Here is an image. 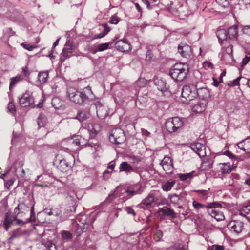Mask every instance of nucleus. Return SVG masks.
I'll return each instance as SVG.
<instances>
[{
  "label": "nucleus",
  "instance_id": "obj_1",
  "mask_svg": "<svg viewBox=\"0 0 250 250\" xmlns=\"http://www.w3.org/2000/svg\"><path fill=\"white\" fill-rule=\"evenodd\" d=\"M91 88L87 86L78 91L74 87H69L67 89L66 95L69 100L78 104H83L92 95Z\"/></svg>",
  "mask_w": 250,
  "mask_h": 250
},
{
  "label": "nucleus",
  "instance_id": "obj_2",
  "mask_svg": "<svg viewBox=\"0 0 250 250\" xmlns=\"http://www.w3.org/2000/svg\"><path fill=\"white\" fill-rule=\"evenodd\" d=\"M62 212L61 208H53L54 215L59 218L60 220H64L70 212H73L76 210V202L74 198L71 196L66 197L65 199V205L63 208Z\"/></svg>",
  "mask_w": 250,
  "mask_h": 250
},
{
  "label": "nucleus",
  "instance_id": "obj_3",
  "mask_svg": "<svg viewBox=\"0 0 250 250\" xmlns=\"http://www.w3.org/2000/svg\"><path fill=\"white\" fill-rule=\"evenodd\" d=\"M189 71L188 63H175L169 71L172 79L177 82H182L187 77Z\"/></svg>",
  "mask_w": 250,
  "mask_h": 250
},
{
  "label": "nucleus",
  "instance_id": "obj_4",
  "mask_svg": "<svg viewBox=\"0 0 250 250\" xmlns=\"http://www.w3.org/2000/svg\"><path fill=\"white\" fill-rule=\"evenodd\" d=\"M181 96V100L182 102L188 104L189 102L197 96L196 86L192 84L184 86L182 88Z\"/></svg>",
  "mask_w": 250,
  "mask_h": 250
},
{
  "label": "nucleus",
  "instance_id": "obj_5",
  "mask_svg": "<svg viewBox=\"0 0 250 250\" xmlns=\"http://www.w3.org/2000/svg\"><path fill=\"white\" fill-rule=\"evenodd\" d=\"M222 205L218 203L213 202L208 203L206 207L208 214L217 221L223 220L225 217L222 211L218 210L221 208Z\"/></svg>",
  "mask_w": 250,
  "mask_h": 250
},
{
  "label": "nucleus",
  "instance_id": "obj_6",
  "mask_svg": "<svg viewBox=\"0 0 250 250\" xmlns=\"http://www.w3.org/2000/svg\"><path fill=\"white\" fill-rule=\"evenodd\" d=\"M183 125V122L180 118L175 117L166 121L165 127L168 132L173 133L179 131Z\"/></svg>",
  "mask_w": 250,
  "mask_h": 250
},
{
  "label": "nucleus",
  "instance_id": "obj_7",
  "mask_svg": "<svg viewBox=\"0 0 250 250\" xmlns=\"http://www.w3.org/2000/svg\"><path fill=\"white\" fill-rule=\"evenodd\" d=\"M109 138L111 142L115 144H121L125 140L124 132L121 128L112 129Z\"/></svg>",
  "mask_w": 250,
  "mask_h": 250
},
{
  "label": "nucleus",
  "instance_id": "obj_8",
  "mask_svg": "<svg viewBox=\"0 0 250 250\" xmlns=\"http://www.w3.org/2000/svg\"><path fill=\"white\" fill-rule=\"evenodd\" d=\"M29 206L24 202H20L14 209V220L17 219V217H23L29 211Z\"/></svg>",
  "mask_w": 250,
  "mask_h": 250
},
{
  "label": "nucleus",
  "instance_id": "obj_9",
  "mask_svg": "<svg viewBox=\"0 0 250 250\" xmlns=\"http://www.w3.org/2000/svg\"><path fill=\"white\" fill-rule=\"evenodd\" d=\"M74 46L73 45L70 40H68L62 50L60 58L61 61H64L68 58L70 57L73 54V50Z\"/></svg>",
  "mask_w": 250,
  "mask_h": 250
},
{
  "label": "nucleus",
  "instance_id": "obj_10",
  "mask_svg": "<svg viewBox=\"0 0 250 250\" xmlns=\"http://www.w3.org/2000/svg\"><path fill=\"white\" fill-rule=\"evenodd\" d=\"M178 51L183 57L188 59L192 56V49L190 46L181 43L178 47Z\"/></svg>",
  "mask_w": 250,
  "mask_h": 250
},
{
  "label": "nucleus",
  "instance_id": "obj_11",
  "mask_svg": "<svg viewBox=\"0 0 250 250\" xmlns=\"http://www.w3.org/2000/svg\"><path fill=\"white\" fill-rule=\"evenodd\" d=\"M190 147L200 157H203L206 155V147L204 144L198 142L192 143L190 144Z\"/></svg>",
  "mask_w": 250,
  "mask_h": 250
},
{
  "label": "nucleus",
  "instance_id": "obj_12",
  "mask_svg": "<svg viewBox=\"0 0 250 250\" xmlns=\"http://www.w3.org/2000/svg\"><path fill=\"white\" fill-rule=\"evenodd\" d=\"M227 227L231 231L238 234L242 231L244 228V223L240 221H231L228 224Z\"/></svg>",
  "mask_w": 250,
  "mask_h": 250
},
{
  "label": "nucleus",
  "instance_id": "obj_13",
  "mask_svg": "<svg viewBox=\"0 0 250 250\" xmlns=\"http://www.w3.org/2000/svg\"><path fill=\"white\" fill-rule=\"evenodd\" d=\"M19 104L22 107H28L32 106L35 107L34 105H32L34 104L33 98L27 93H25L19 98Z\"/></svg>",
  "mask_w": 250,
  "mask_h": 250
},
{
  "label": "nucleus",
  "instance_id": "obj_14",
  "mask_svg": "<svg viewBox=\"0 0 250 250\" xmlns=\"http://www.w3.org/2000/svg\"><path fill=\"white\" fill-rule=\"evenodd\" d=\"M227 43H225L222 46V48L224 49L225 53L223 54V61H231L232 62L234 61V59L232 57V45L229 44L227 46Z\"/></svg>",
  "mask_w": 250,
  "mask_h": 250
},
{
  "label": "nucleus",
  "instance_id": "obj_15",
  "mask_svg": "<svg viewBox=\"0 0 250 250\" xmlns=\"http://www.w3.org/2000/svg\"><path fill=\"white\" fill-rule=\"evenodd\" d=\"M116 48L121 51L125 52L131 49L130 43L125 39L120 40L116 42Z\"/></svg>",
  "mask_w": 250,
  "mask_h": 250
},
{
  "label": "nucleus",
  "instance_id": "obj_16",
  "mask_svg": "<svg viewBox=\"0 0 250 250\" xmlns=\"http://www.w3.org/2000/svg\"><path fill=\"white\" fill-rule=\"evenodd\" d=\"M101 126L97 123H91L88 126V130L89 132L90 137L94 138L96 135L101 131Z\"/></svg>",
  "mask_w": 250,
  "mask_h": 250
},
{
  "label": "nucleus",
  "instance_id": "obj_17",
  "mask_svg": "<svg viewBox=\"0 0 250 250\" xmlns=\"http://www.w3.org/2000/svg\"><path fill=\"white\" fill-rule=\"evenodd\" d=\"M237 146L240 149L246 153H249L250 152V136L247 137L238 143Z\"/></svg>",
  "mask_w": 250,
  "mask_h": 250
},
{
  "label": "nucleus",
  "instance_id": "obj_18",
  "mask_svg": "<svg viewBox=\"0 0 250 250\" xmlns=\"http://www.w3.org/2000/svg\"><path fill=\"white\" fill-rule=\"evenodd\" d=\"M197 96L202 99L201 101H206L210 97V93L209 89L207 87L196 88Z\"/></svg>",
  "mask_w": 250,
  "mask_h": 250
},
{
  "label": "nucleus",
  "instance_id": "obj_19",
  "mask_svg": "<svg viewBox=\"0 0 250 250\" xmlns=\"http://www.w3.org/2000/svg\"><path fill=\"white\" fill-rule=\"evenodd\" d=\"M238 26L234 25L229 27L227 31L228 38L231 40H236L238 37Z\"/></svg>",
  "mask_w": 250,
  "mask_h": 250
},
{
  "label": "nucleus",
  "instance_id": "obj_20",
  "mask_svg": "<svg viewBox=\"0 0 250 250\" xmlns=\"http://www.w3.org/2000/svg\"><path fill=\"white\" fill-rule=\"evenodd\" d=\"M216 35L221 46H223L225 43L228 42V36L227 31L224 29H219L216 32Z\"/></svg>",
  "mask_w": 250,
  "mask_h": 250
},
{
  "label": "nucleus",
  "instance_id": "obj_21",
  "mask_svg": "<svg viewBox=\"0 0 250 250\" xmlns=\"http://www.w3.org/2000/svg\"><path fill=\"white\" fill-rule=\"evenodd\" d=\"M159 212L161 213V215L163 217H170L172 218L176 217V213L174 210L166 206L160 208Z\"/></svg>",
  "mask_w": 250,
  "mask_h": 250
},
{
  "label": "nucleus",
  "instance_id": "obj_22",
  "mask_svg": "<svg viewBox=\"0 0 250 250\" xmlns=\"http://www.w3.org/2000/svg\"><path fill=\"white\" fill-rule=\"evenodd\" d=\"M207 102L205 101H200L195 104L192 109L193 112L197 113L202 112L205 110Z\"/></svg>",
  "mask_w": 250,
  "mask_h": 250
},
{
  "label": "nucleus",
  "instance_id": "obj_23",
  "mask_svg": "<svg viewBox=\"0 0 250 250\" xmlns=\"http://www.w3.org/2000/svg\"><path fill=\"white\" fill-rule=\"evenodd\" d=\"M119 169L120 172L124 171L126 173L135 172L136 171V170L126 162H123L120 164Z\"/></svg>",
  "mask_w": 250,
  "mask_h": 250
},
{
  "label": "nucleus",
  "instance_id": "obj_24",
  "mask_svg": "<svg viewBox=\"0 0 250 250\" xmlns=\"http://www.w3.org/2000/svg\"><path fill=\"white\" fill-rule=\"evenodd\" d=\"M48 74V71L40 72L38 75L37 82L40 84L45 83L47 81Z\"/></svg>",
  "mask_w": 250,
  "mask_h": 250
},
{
  "label": "nucleus",
  "instance_id": "obj_25",
  "mask_svg": "<svg viewBox=\"0 0 250 250\" xmlns=\"http://www.w3.org/2000/svg\"><path fill=\"white\" fill-rule=\"evenodd\" d=\"M155 201L154 196L152 194H150L143 200V202L139 205L141 208H144V205L148 207Z\"/></svg>",
  "mask_w": 250,
  "mask_h": 250
},
{
  "label": "nucleus",
  "instance_id": "obj_26",
  "mask_svg": "<svg viewBox=\"0 0 250 250\" xmlns=\"http://www.w3.org/2000/svg\"><path fill=\"white\" fill-rule=\"evenodd\" d=\"M89 112L85 110H82L78 111L77 116L74 118L80 122H83L88 118Z\"/></svg>",
  "mask_w": 250,
  "mask_h": 250
},
{
  "label": "nucleus",
  "instance_id": "obj_27",
  "mask_svg": "<svg viewBox=\"0 0 250 250\" xmlns=\"http://www.w3.org/2000/svg\"><path fill=\"white\" fill-rule=\"evenodd\" d=\"M13 219H12V217L10 213L7 212L5 214L4 220L3 221V226L5 230L8 231L9 228L13 224Z\"/></svg>",
  "mask_w": 250,
  "mask_h": 250
},
{
  "label": "nucleus",
  "instance_id": "obj_28",
  "mask_svg": "<svg viewBox=\"0 0 250 250\" xmlns=\"http://www.w3.org/2000/svg\"><path fill=\"white\" fill-rule=\"evenodd\" d=\"M57 167L61 171L64 172L68 170L70 168L71 166L70 164L65 159H62L60 161Z\"/></svg>",
  "mask_w": 250,
  "mask_h": 250
},
{
  "label": "nucleus",
  "instance_id": "obj_29",
  "mask_svg": "<svg viewBox=\"0 0 250 250\" xmlns=\"http://www.w3.org/2000/svg\"><path fill=\"white\" fill-rule=\"evenodd\" d=\"M154 83L157 86L159 90L163 92L167 90L166 83L165 81L161 79H155L154 80Z\"/></svg>",
  "mask_w": 250,
  "mask_h": 250
},
{
  "label": "nucleus",
  "instance_id": "obj_30",
  "mask_svg": "<svg viewBox=\"0 0 250 250\" xmlns=\"http://www.w3.org/2000/svg\"><path fill=\"white\" fill-rule=\"evenodd\" d=\"M240 214L250 220V202L247 206L243 207L240 210Z\"/></svg>",
  "mask_w": 250,
  "mask_h": 250
},
{
  "label": "nucleus",
  "instance_id": "obj_31",
  "mask_svg": "<svg viewBox=\"0 0 250 250\" xmlns=\"http://www.w3.org/2000/svg\"><path fill=\"white\" fill-rule=\"evenodd\" d=\"M67 142L69 146V149H70L77 150L80 146V142L78 139H69L67 140Z\"/></svg>",
  "mask_w": 250,
  "mask_h": 250
},
{
  "label": "nucleus",
  "instance_id": "obj_32",
  "mask_svg": "<svg viewBox=\"0 0 250 250\" xmlns=\"http://www.w3.org/2000/svg\"><path fill=\"white\" fill-rule=\"evenodd\" d=\"M24 234L25 233L21 231V228H18L12 232L10 237L8 240V243H11V241L13 239L19 238Z\"/></svg>",
  "mask_w": 250,
  "mask_h": 250
},
{
  "label": "nucleus",
  "instance_id": "obj_33",
  "mask_svg": "<svg viewBox=\"0 0 250 250\" xmlns=\"http://www.w3.org/2000/svg\"><path fill=\"white\" fill-rule=\"evenodd\" d=\"M39 128L44 127L47 123V119L45 115L40 114L37 119Z\"/></svg>",
  "mask_w": 250,
  "mask_h": 250
},
{
  "label": "nucleus",
  "instance_id": "obj_34",
  "mask_svg": "<svg viewBox=\"0 0 250 250\" xmlns=\"http://www.w3.org/2000/svg\"><path fill=\"white\" fill-rule=\"evenodd\" d=\"M23 80V78L22 76L18 75L14 77L10 78V82L9 84V89L11 90L12 88L17 84L19 82Z\"/></svg>",
  "mask_w": 250,
  "mask_h": 250
},
{
  "label": "nucleus",
  "instance_id": "obj_35",
  "mask_svg": "<svg viewBox=\"0 0 250 250\" xmlns=\"http://www.w3.org/2000/svg\"><path fill=\"white\" fill-rule=\"evenodd\" d=\"M221 164L222 165L221 171L223 174L229 173L231 172L232 167L229 163H224Z\"/></svg>",
  "mask_w": 250,
  "mask_h": 250
},
{
  "label": "nucleus",
  "instance_id": "obj_36",
  "mask_svg": "<svg viewBox=\"0 0 250 250\" xmlns=\"http://www.w3.org/2000/svg\"><path fill=\"white\" fill-rule=\"evenodd\" d=\"M146 102L147 97L146 95L145 96H139L136 101V104L140 107H144L146 105Z\"/></svg>",
  "mask_w": 250,
  "mask_h": 250
},
{
  "label": "nucleus",
  "instance_id": "obj_37",
  "mask_svg": "<svg viewBox=\"0 0 250 250\" xmlns=\"http://www.w3.org/2000/svg\"><path fill=\"white\" fill-rule=\"evenodd\" d=\"M163 170L167 174H170L173 171V166L172 164L162 165Z\"/></svg>",
  "mask_w": 250,
  "mask_h": 250
},
{
  "label": "nucleus",
  "instance_id": "obj_38",
  "mask_svg": "<svg viewBox=\"0 0 250 250\" xmlns=\"http://www.w3.org/2000/svg\"><path fill=\"white\" fill-rule=\"evenodd\" d=\"M175 182L173 180L171 181H167L162 186V188L164 191L170 190L172 187L174 185Z\"/></svg>",
  "mask_w": 250,
  "mask_h": 250
},
{
  "label": "nucleus",
  "instance_id": "obj_39",
  "mask_svg": "<svg viewBox=\"0 0 250 250\" xmlns=\"http://www.w3.org/2000/svg\"><path fill=\"white\" fill-rule=\"evenodd\" d=\"M103 109L101 107H99L97 109V115L99 118L103 119L105 118L107 116V113L106 110H104V112Z\"/></svg>",
  "mask_w": 250,
  "mask_h": 250
},
{
  "label": "nucleus",
  "instance_id": "obj_40",
  "mask_svg": "<svg viewBox=\"0 0 250 250\" xmlns=\"http://www.w3.org/2000/svg\"><path fill=\"white\" fill-rule=\"evenodd\" d=\"M111 44V42L99 44L97 46V50L99 51H103L109 48V45Z\"/></svg>",
  "mask_w": 250,
  "mask_h": 250
},
{
  "label": "nucleus",
  "instance_id": "obj_41",
  "mask_svg": "<svg viewBox=\"0 0 250 250\" xmlns=\"http://www.w3.org/2000/svg\"><path fill=\"white\" fill-rule=\"evenodd\" d=\"M212 167V163L210 161H204L202 163L201 167L204 170H208Z\"/></svg>",
  "mask_w": 250,
  "mask_h": 250
},
{
  "label": "nucleus",
  "instance_id": "obj_42",
  "mask_svg": "<svg viewBox=\"0 0 250 250\" xmlns=\"http://www.w3.org/2000/svg\"><path fill=\"white\" fill-rule=\"evenodd\" d=\"M194 171H192L191 172H189L188 173L180 174L179 177L180 180H181L182 181H184L188 178L192 177L194 176L193 174H194Z\"/></svg>",
  "mask_w": 250,
  "mask_h": 250
},
{
  "label": "nucleus",
  "instance_id": "obj_43",
  "mask_svg": "<svg viewBox=\"0 0 250 250\" xmlns=\"http://www.w3.org/2000/svg\"><path fill=\"white\" fill-rule=\"evenodd\" d=\"M52 106L56 109H58L61 105V102L58 98L54 97L52 100Z\"/></svg>",
  "mask_w": 250,
  "mask_h": 250
},
{
  "label": "nucleus",
  "instance_id": "obj_44",
  "mask_svg": "<svg viewBox=\"0 0 250 250\" xmlns=\"http://www.w3.org/2000/svg\"><path fill=\"white\" fill-rule=\"evenodd\" d=\"M104 30H103V32H102L101 33H99L98 35H97V38H102L104 37L109 31H110V28L109 27H108L106 25H104Z\"/></svg>",
  "mask_w": 250,
  "mask_h": 250
},
{
  "label": "nucleus",
  "instance_id": "obj_45",
  "mask_svg": "<svg viewBox=\"0 0 250 250\" xmlns=\"http://www.w3.org/2000/svg\"><path fill=\"white\" fill-rule=\"evenodd\" d=\"M132 189L136 192L138 194H141L142 192L141 188L142 186L139 183H137L136 184L133 185V186L130 187Z\"/></svg>",
  "mask_w": 250,
  "mask_h": 250
},
{
  "label": "nucleus",
  "instance_id": "obj_46",
  "mask_svg": "<svg viewBox=\"0 0 250 250\" xmlns=\"http://www.w3.org/2000/svg\"><path fill=\"white\" fill-rule=\"evenodd\" d=\"M8 111L13 115H15L16 113V107L12 102H10L8 104L7 107Z\"/></svg>",
  "mask_w": 250,
  "mask_h": 250
},
{
  "label": "nucleus",
  "instance_id": "obj_47",
  "mask_svg": "<svg viewBox=\"0 0 250 250\" xmlns=\"http://www.w3.org/2000/svg\"><path fill=\"white\" fill-rule=\"evenodd\" d=\"M169 199L171 203L174 204H177L179 203L180 198L178 195L176 194H173L169 196Z\"/></svg>",
  "mask_w": 250,
  "mask_h": 250
},
{
  "label": "nucleus",
  "instance_id": "obj_48",
  "mask_svg": "<svg viewBox=\"0 0 250 250\" xmlns=\"http://www.w3.org/2000/svg\"><path fill=\"white\" fill-rule=\"evenodd\" d=\"M21 45L22 46L24 49L32 51L33 49L35 48L36 46L35 45H30L29 44H26L25 43H21Z\"/></svg>",
  "mask_w": 250,
  "mask_h": 250
},
{
  "label": "nucleus",
  "instance_id": "obj_49",
  "mask_svg": "<svg viewBox=\"0 0 250 250\" xmlns=\"http://www.w3.org/2000/svg\"><path fill=\"white\" fill-rule=\"evenodd\" d=\"M241 79V76L238 77V78H237L236 79H235L233 81H230L228 83V85L229 86H236V85H239V81H240Z\"/></svg>",
  "mask_w": 250,
  "mask_h": 250
},
{
  "label": "nucleus",
  "instance_id": "obj_50",
  "mask_svg": "<svg viewBox=\"0 0 250 250\" xmlns=\"http://www.w3.org/2000/svg\"><path fill=\"white\" fill-rule=\"evenodd\" d=\"M172 161L170 157L165 156L161 161V165L172 164Z\"/></svg>",
  "mask_w": 250,
  "mask_h": 250
},
{
  "label": "nucleus",
  "instance_id": "obj_51",
  "mask_svg": "<svg viewBox=\"0 0 250 250\" xmlns=\"http://www.w3.org/2000/svg\"><path fill=\"white\" fill-rule=\"evenodd\" d=\"M192 205L193 207L196 209H199L200 208H206L207 205L205 206L204 204L199 203L195 201H193Z\"/></svg>",
  "mask_w": 250,
  "mask_h": 250
},
{
  "label": "nucleus",
  "instance_id": "obj_52",
  "mask_svg": "<svg viewBox=\"0 0 250 250\" xmlns=\"http://www.w3.org/2000/svg\"><path fill=\"white\" fill-rule=\"evenodd\" d=\"M224 247L222 245H213L209 247L208 250H224Z\"/></svg>",
  "mask_w": 250,
  "mask_h": 250
},
{
  "label": "nucleus",
  "instance_id": "obj_53",
  "mask_svg": "<svg viewBox=\"0 0 250 250\" xmlns=\"http://www.w3.org/2000/svg\"><path fill=\"white\" fill-rule=\"evenodd\" d=\"M146 60L147 62L153 61V54L151 51H147L146 53Z\"/></svg>",
  "mask_w": 250,
  "mask_h": 250
},
{
  "label": "nucleus",
  "instance_id": "obj_54",
  "mask_svg": "<svg viewBox=\"0 0 250 250\" xmlns=\"http://www.w3.org/2000/svg\"><path fill=\"white\" fill-rule=\"evenodd\" d=\"M0 203L1 205L2 208H3L5 210L8 209V205L7 199H3L1 201Z\"/></svg>",
  "mask_w": 250,
  "mask_h": 250
},
{
  "label": "nucleus",
  "instance_id": "obj_55",
  "mask_svg": "<svg viewBox=\"0 0 250 250\" xmlns=\"http://www.w3.org/2000/svg\"><path fill=\"white\" fill-rule=\"evenodd\" d=\"M62 236L63 239H68L72 237V234L68 231H63L62 232Z\"/></svg>",
  "mask_w": 250,
  "mask_h": 250
},
{
  "label": "nucleus",
  "instance_id": "obj_56",
  "mask_svg": "<svg viewBox=\"0 0 250 250\" xmlns=\"http://www.w3.org/2000/svg\"><path fill=\"white\" fill-rule=\"evenodd\" d=\"M125 192L128 194V199L135 195L138 194L137 193H136L135 191L132 189V188H129L127 190H126Z\"/></svg>",
  "mask_w": 250,
  "mask_h": 250
},
{
  "label": "nucleus",
  "instance_id": "obj_57",
  "mask_svg": "<svg viewBox=\"0 0 250 250\" xmlns=\"http://www.w3.org/2000/svg\"><path fill=\"white\" fill-rule=\"evenodd\" d=\"M109 22L111 24H117L119 22L118 18L116 16H112L109 20Z\"/></svg>",
  "mask_w": 250,
  "mask_h": 250
},
{
  "label": "nucleus",
  "instance_id": "obj_58",
  "mask_svg": "<svg viewBox=\"0 0 250 250\" xmlns=\"http://www.w3.org/2000/svg\"><path fill=\"white\" fill-rule=\"evenodd\" d=\"M146 84V81L144 79L140 78L137 81V84L139 87H143Z\"/></svg>",
  "mask_w": 250,
  "mask_h": 250
},
{
  "label": "nucleus",
  "instance_id": "obj_59",
  "mask_svg": "<svg viewBox=\"0 0 250 250\" xmlns=\"http://www.w3.org/2000/svg\"><path fill=\"white\" fill-rule=\"evenodd\" d=\"M128 214H132L134 216L136 215V213L133 209L131 207H126L125 209Z\"/></svg>",
  "mask_w": 250,
  "mask_h": 250
},
{
  "label": "nucleus",
  "instance_id": "obj_60",
  "mask_svg": "<svg viewBox=\"0 0 250 250\" xmlns=\"http://www.w3.org/2000/svg\"><path fill=\"white\" fill-rule=\"evenodd\" d=\"M14 180L12 178L8 180L7 181H4V184L6 188L9 189L10 187L13 184Z\"/></svg>",
  "mask_w": 250,
  "mask_h": 250
},
{
  "label": "nucleus",
  "instance_id": "obj_61",
  "mask_svg": "<svg viewBox=\"0 0 250 250\" xmlns=\"http://www.w3.org/2000/svg\"><path fill=\"white\" fill-rule=\"evenodd\" d=\"M216 1L223 7H226L228 5L227 0H216Z\"/></svg>",
  "mask_w": 250,
  "mask_h": 250
},
{
  "label": "nucleus",
  "instance_id": "obj_62",
  "mask_svg": "<svg viewBox=\"0 0 250 250\" xmlns=\"http://www.w3.org/2000/svg\"><path fill=\"white\" fill-rule=\"evenodd\" d=\"M47 245L49 250H56L55 245L54 244H53L51 242H48Z\"/></svg>",
  "mask_w": 250,
  "mask_h": 250
},
{
  "label": "nucleus",
  "instance_id": "obj_63",
  "mask_svg": "<svg viewBox=\"0 0 250 250\" xmlns=\"http://www.w3.org/2000/svg\"><path fill=\"white\" fill-rule=\"evenodd\" d=\"M242 31L244 33L250 35V26H245Z\"/></svg>",
  "mask_w": 250,
  "mask_h": 250
},
{
  "label": "nucleus",
  "instance_id": "obj_64",
  "mask_svg": "<svg viewBox=\"0 0 250 250\" xmlns=\"http://www.w3.org/2000/svg\"><path fill=\"white\" fill-rule=\"evenodd\" d=\"M224 154L229 157L230 158H233L236 157V156H235L229 150L225 151L224 152Z\"/></svg>",
  "mask_w": 250,
  "mask_h": 250
}]
</instances>
